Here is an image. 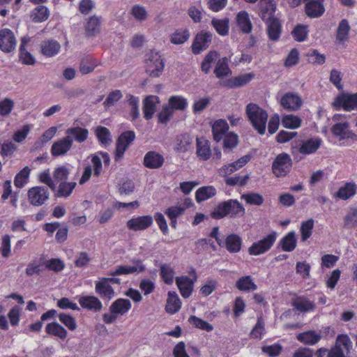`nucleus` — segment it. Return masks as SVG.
Masks as SVG:
<instances>
[{
  "mask_svg": "<svg viewBox=\"0 0 357 357\" xmlns=\"http://www.w3.org/2000/svg\"><path fill=\"white\" fill-rule=\"evenodd\" d=\"M245 112L253 128L259 134L264 135L268 120L266 111L257 104L249 103L246 106Z\"/></svg>",
  "mask_w": 357,
  "mask_h": 357,
  "instance_id": "obj_1",
  "label": "nucleus"
},
{
  "mask_svg": "<svg viewBox=\"0 0 357 357\" xmlns=\"http://www.w3.org/2000/svg\"><path fill=\"white\" fill-rule=\"evenodd\" d=\"M352 342L345 334L338 335L334 346L328 349L327 357H349Z\"/></svg>",
  "mask_w": 357,
  "mask_h": 357,
  "instance_id": "obj_2",
  "label": "nucleus"
},
{
  "mask_svg": "<svg viewBox=\"0 0 357 357\" xmlns=\"http://www.w3.org/2000/svg\"><path fill=\"white\" fill-rule=\"evenodd\" d=\"M146 72L153 77H158L163 71L165 64L158 52L151 50L145 60Z\"/></svg>",
  "mask_w": 357,
  "mask_h": 357,
  "instance_id": "obj_3",
  "label": "nucleus"
},
{
  "mask_svg": "<svg viewBox=\"0 0 357 357\" xmlns=\"http://www.w3.org/2000/svg\"><path fill=\"white\" fill-rule=\"evenodd\" d=\"M277 238V233L272 231L261 240L256 241L248 248V252L250 255L258 256L271 250L274 245Z\"/></svg>",
  "mask_w": 357,
  "mask_h": 357,
  "instance_id": "obj_4",
  "label": "nucleus"
},
{
  "mask_svg": "<svg viewBox=\"0 0 357 357\" xmlns=\"http://www.w3.org/2000/svg\"><path fill=\"white\" fill-rule=\"evenodd\" d=\"M292 164V160L288 153H280L272 163V172L277 177L284 176L291 171Z\"/></svg>",
  "mask_w": 357,
  "mask_h": 357,
  "instance_id": "obj_5",
  "label": "nucleus"
},
{
  "mask_svg": "<svg viewBox=\"0 0 357 357\" xmlns=\"http://www.w3.org/2000/svg\"><path fill=\"white\" fill-rule=\"evenodd\" d=\"M332 106L336 110L342 108L347 112L357 109V92L353 94L342 93L338 95L332 102Z\"/></svg>",
  "mask_w": 357,
  "mask_h": 357,
  "instance_id": "obj_6",
  "label": "nucleus"
},
{
  "mask_svg": "<svg viewBox=\"0 0 357 357\" xmlns=\"http://www.w3.org/2000/svg\"><path fill=\"white\" fill-rule=\"evenodd\" d=\"M135 139V133L132 130H127L121 133L116 143L115 160L121 159L125 151Z\"/></svg>",
  "mask_w": 357,
  "mask_h": 357,
  "instance_id": "obj_7",
  "label": "nucleus"
},
{
  "mask_svg": "<svg viewBox=\"0 0 357 357\" xmlns=\"http://www.w3.org/2000/svg\"><path fill=\"white\" fill-rule=\"evenodd\" d=\"M17 45V40L13 31L9 29L0 30V50L4 53L13 52Z\"/></svg>",
  "mask_w": 357,
  "mask_h": 357,
  "instance_id": "obj_8",
  "label": "nucleus"
},
{
  "mask_svg": "<svg viewBox=\"0 0 357 357\" xmlns=\"http://www.w3.org/2000/svg\"><path fill=\"white\" fill-rule=\"evenodd\" d=\"M49 197L50 194L46 187L36 186L28 191L29 200L32 205L36 206H42Z\"/></svg>",
  "mask_w": 357,
  "mask_h": 357,
  "instance_id": "obj_9",
  "label": "nucleus"
},
{
  "mask_svg": "<svg viewBox=\"0 0 357 357\" xmlns=\"http://www.w3.org/2000/svg\"><path fill=\"white\" fill-rule=\"evenodd\" d=\"M212 33L208 31H202L197 33L192 44V51L195 54H198L206 50L211 43Z\"/></svg>",
  "mask_w": 357,
  "mask_h": 357,
  "instance_id": "obj_10",
  "label": "nucleus"
},
{
  "mask_svg": "<svg viewBox=\"0 0 357 357\" xmlns=\"http://www.w3.org/2000/svg\"><path fill=\"white\" fill-rule=\"evenodd\" d=\"M301 98L296 93L287 92L280 99L281 106L290 112L300 109L303 105Z\"/></svg>",
  "mask_w": 357,
  "mask_h": 357,
  "instance_id": "obj_11",
  "label": "nucleus"
},
{
  "mask_svg": "<svg viewBox=\"0 0 357 357\" xmlns=\"http://www.w3.org/2000/svg\"><path fill=\"white\" fill-rule=\"evenodd\" d=\"M331 132L340 140H357V135L350 130V126L348 122L335 123L331 128Z\"/></svg>",
  "mask_w": 357,
  "mask_h": 357,
  "instance_id": "obj_12",
  "label": "nucleus"
},
{
  "mask_svg": "<svg viewBox=\"0 0 357 357\" xmlns=\"http://www.w3.org/2000/svg\"><path fill=\"white\" fill-rule=\"evenodd\" d=\"M153 222L151 215H142L131 218L127 222V227L132 231L145 230L150 227Z\"/></svg>",
  "mask_w": 357,
  "mask_h": 357,
  "instance_id": "obj_13",
  "label": "nucleus"
},
{
  "mask_svg": "<svg viewBox=\"0 0 357 357\" xmlns=\"http://www.w3.org/2000/svg\"><path fill=\"white\" fill-rule=\"evenodd\" d=\"M73 143V139L70 136H66L55 141L51 148L52 155L58 157L66 154L72 148Z\"/></svg>",
  "mask_w": 357,
  "mask_h": 357,
  "instance_id": "obj_14",
  "label": "nucleus"
},
{
  "mask_svg": "<svg viewBox=\"0 0 357 357\" xmlns=\"http://www.w3.org/2000/svg\"><path fill=\"white\" fill-rule=\"evenodd\" d=\"M306 1L305 13L310 18H318L325 12L324 0H304Z\"/></svg>",
  "mask_w": 357,
  "mask_h": 357,
  "instance_id": "obj_15",
  "label": "nucleus"
},
{
  "mask_svg": "<svg viewBox=\"0 0 357 357\" xmlns=\"http://www.w3.org/2000/svg\"><path fill=\"white\" fill-rule=\"evenodd\" d=\"M134 266H120L114 271L110 273V275H128L135 272H143L145 266L140 259L132 260Z\"/></svg>",
  "mask_w": 357,
  "mask_h": 357,
  "instance_id": "obj_16",
  "label": "nucleus"
},
{
  "mask_svg": "<svg viewBox=\"0 0 357 357\" xmlns=\"http://www.w3.org/2000/svg\"><path fill=\"white\" fill-rule=\"evenodd\" d=\"M79 303L82 307L94 312H100L102 308L101 301L94 296H82L79 299Z\"/></svg>",
  "mask_w": 357,
  "mask_h": 357,
  "instance_id": "obj_17",
  "label": "nucleus"
},
{
  "mask_svg": "<svg viewBox=\"0 0 357 357\" xmlns=\"http://www.w3.org/2000/svg\"><path fill=\"white\" fill-rule=\"evenodd\" d=\"M164 161L163 156L155 151H149L144 158V165L149 169L160 168L163 165Z\"/></svg>",
  "mask_w": 357,
  "mask_h": 357,
  "instance_id": "obj_18",
  "label": "nucleus"
},
{
  "mask_svg": "<svg viewBox=\"0 0 357 357\" xmlns=\"http://www.w3.org/2000/svg\"><path fill=\"white\" fill-rule=\"evenodd\" d=\"M229 126L224 119H218L212 125V132L213 139L219 142L228 133Z\"/></svg>",
  "mask_w": 357,
  "mask_h": 357,
  "instance_id": "obj_19",
  "label": "nucleus"
},
{
  "mask_svg": "<svg viewBox=\"0 0 357 357\" xmlns=\"http://www.w3.org/2000/svg\"><path fill=\"white\" fill-rule=\"evenodd\" d=\"M95 290L101 298L108 300L112 299L115 294L111 284H108L107 280L103 278L96 282Z\"/></svg>",
  "mask_w": 357,
  "mask_h": 357,
  "instance_id": "obj_20",
  "label": "nucleus"
},
{
  "mask_svg": "<svg viewBox=\"0 0 357 357\" xmlns=\"http://www.w3.org/2000/svg\"><path fill=\"white\" fill-rule=\"evenodd\" d=\"M267 25V33L271 40L276 41L281 34V23L275 17L264 21Z\"/></svg>",
  "mask_w": 357,
  "mask_h": 357,
  "instance_id": "obj_21",
  "label": "nucleus"
},
{
  "mask_svg": "<svg viewBox=\"0 0 357 357\" xmlns=\"http://www.w3.org/2000/svg\"><path fill=\"white\" fill-rule=\"evenodd\" d=\"M291 305L294 310L301 312H307L315 308L314 303L304 296H296L292 299Z\"/></svg>",
  "mask_w": 357,
  "mask_h": 357,
  "instance_id": "obj_22",
  "label": "nucleus"
},
{
  "mask_svg": "<svg viewBox=\"0 0 357 357\" xmlns=\"http://www.w3.org/2000/svg\"><path fill=\"white\" fill-rule=\"evenodd\" d=\"M176 282L183 298H188L192 292L193 281L188 276L176 278Z\"/></svg>",
  "mask_w": 357,
  "mask_h": 357,
  "instance_id": "obj_23",
  "label": "nucleus"
},
{
  "mask_svg": "<svg viewBox=\"0 0 357 357\" xmlns=\"http://www.w3.org/2000/svg\"><path fill=\"white\" fill-rule=\"evenodd\" d=\"M250 160V156L248 155H244L239 158L238 160L228 165H225L219 169L220 175L226 177L228 174H231L234 171L245 165Z\"/></svg>",
  "mask_w": 357,
  "mask_h": 357,
  "instance_id": "obj_24",
  "label": "nucleus"
},
{
  "mask_svg": "<svg viewBox=\"0 0 357 357\" xmlns=\"http://www.w3.org/2000/svg\"><path fill=\"white\" fill-rule=\"evenodd\" d=\"M197 155L202 160H207L211 155L210 143L204 138H197Z\"/></svg>",
  "mask_w": 357,
  "mask_h": 357,
  "instance_id": "obj_25",
  "label": "nucleus"
},
{
  "mask_svg": "<svg viewBox=\"0 0 357 357\" xmlns=\"http://www.w3.org/2000/svg\"><path fill=\"white\" fill-rule=\"evenodd\" d=\"M132 304L128 299L118 298L109 307V311L112 314L123 315L128 312Z\"/></svg>",
  "mask_w": 357,
  "mask_h": 357,
  "instance_id": "obj_26",
  "label": "nucleus"
},
{
  "mask_svg": "<svg viewBox=\"0 0 357 357\" xmlns=\"http://www.w3.org/2000/svg\"><path fill=\"white\" fill-rule=\"evenodd\" d=\"M45 332L47 334L56 337L61 340L66 339L68 335L67 330L56 321L47 324L45 326Z\"/></svg>",
  "mask_w": 357,
  "mask_h": 357,
  "instance_id": "obj_27",
  "label": "nucleus"
},
{
  "mask_svg": "<svg viewBox=\"0 0 357 357\" xmlns=\"http://www.w3.org/2000/svg\"><path fill=\"white\" fill-rule=\"evenodd\" d=\"M236 24L243 33L248 34L252 31V24L246 11L242 10L237 14Z\"/></svg>",
  "mask_w": 357,
  "mask_h": 357,
  "instance_id": "obj_28",
  "label": "nucleus"
},
{
  "mask_svg": "<svg viewBox=\"0 0 357 357\" xmlns=\"http://www.w3.org/2000/svg\"><path fill=\"white\" fill-rule=\"evenodd\" d=\"M321 144V140L319 138L301 141L298 152L305 155L313 153L319 148Z\"/></svg>",
  "mask_w": 357,
  "mask_h": 357,
  "instance_id": "obj_29",
  "label": "nucleus"
},
{
  "mask_svg": "<svg viewBox=\"0 0 357 357\" xmlns=\"http://www.w3.org/2000/svg\"><path fill=\"white\" fill-rule=\"evenodd\" d=\"M357 185L354 182L346 183L340 188L334 197L342 200H347L356 193Z\"/></svg>",
  "mask_w": 357,
  "mask_h": 357,
  "instance_id": "obj_30",
  "label": "nucleus"
},
{
  "mask_svg": "<svg viewBox=\"0 0 357 357\" xmlns=\"http://www.w3.org/2000/svg\"><path fill=\"white\" fill-rule=\"evenodd\" d=\"M296 338L305 344L314 345L320 341L321 335L315 331L310 330L298 334Z\"/></svg>",
  "mask_w": 357,
  "mask_h": 357,
  "instance_id": "obj_31",
  "label": "nucleus"
},
{
  "mask_svg": "<svg viewBox=\"0 0 357 357\" xmlns=\"http://www.w3.org/2000/svg\"><path fill=\"white\" fill-rule=\"evenodd\" d=\"M181 307V301L175 291H169L168 298L165 310L167 313L174 314L177 312Z\"/></svg>",
  "mask_w": 357,
  "mask_h": 357,
  "instance_id": "obj_32",
  "label": "nucleus"
},
{
  "mask_svg": "<svg viewBox=\"0 0 357 357\" xmlns=\"http://www.w3.org/2000/svg\"><path fill=\"white\" fill-rule=\"evenodd\" d=\"M41 52L43 55L51 57L56 55L61 49L60 44L55 40L43 41L41 45Z\"/></svg>",
  "mask_w": 357,
  "mask_h": 357,
  "instance_id": "obj_33",
  "label": "nucleus"
},
{
  "mask_svg": "<svg viewBox=\"0 0 357 357\" xmlns=\"http://www.w3.org/2000/svg\"><path fill=\"white\" fill-rule=\"evenodd\" d=\"M261 17L263 21L274 18L276 10V3L273 0H261Z\"/></svg>",
  "mask_w": 357,
  "mask_h": 357,
  "instance_id": "obj_34",
  "label": "nucleus"
},
{
  "mask_svg": "<svg viewBox=\"0 0 357 357\" xmlns=\"http://www.w3.org/2000/svg\"><path fill=\"white\" fill-rule=\"evenodd\" d=\"M242 239L235 234H229L227 236L225 241L226 249L231 253H237L241 249Z\"/></svg>",
  "mask_w": 357,
  "mask_h": 357,
  "instance_id": "obj_35",
  "label": "nucleus"
},
{
  "mask_svg": "<svg viewBox=\"0 0 357 357\" xmlns=\"http://www.w3.org/2000/svg\"><path fill=\"white\" fill-rule=\"evenodd\" d=\"M100 31V17L96 15L88 18L85 25V32L88 37L96 36Z\"/></svg>",
  "mask_w": 357,
  "mask_h": 357,
  "instance_id": "obj_36",
  "label": "nucleus"
},
{
  "mask_svg": "<svg viewBox=\"0 0 357 357\" xmlns=\"http://www.w3.org/2000/svg\"><path fill=\"white\" fill-rule=\"evenodd\" d=\"M43 257L31 260L25 269V273L28 277L38 275L44 271Z\"/></svg>",
  "mask_w": 357,
  "mask_h": 357,
  "instance_id": "obj_37",
  "label": "nucleus"
},
{
  "mask_svg": "<svg viewBox=\"0 0 357 357\" xmlns=\"http://www.w3.org/2000/svg\"><path fill=\"white\" fill-rule=\"evenodd\" d=\"M66 136H70L76 142L82 143L86 140L89 136V130L79 126L68 128L66 131Z\"/></svg>",
  "mask_w": 357,
  "mask_h": 357,
  "instance_id": "obj_38",
  "label": "nucleus"
},
{
  "mask_svg": "<svg viewBox=\"0 0 357 357\" xmlns=\"http://www.w3.org/2000/svg\"><path fill=\"white\" fill-rule=\"evenodd\" d=\"M229 215L231 218L243 217L245 214L243 206L236 199L227 201Z\"/></svg>",
  "mask_w": 357,
  "mask_h": 357,
  "instance_id": "obj_39",
  "label": "nucleus"
},
{
  "mask_svg": "<svg viewBox=\"0 0 357 357\" xmlns=\"http://www.w3.org/2000/svg\"><path fill=\"white\" fill-rule=\"evenodd\" d=\"M280 245L284 252H292L296 247L297 240L294 231L289 232L280 241Z\"/></svg>",
  "mask_w": 357,
  "mask_h": 357,
  "instance_id": "obj_40",
  "label": "nucleus"
},
{
  "mask_svg": "<svg viewBox=\"0 0 357 357\" xmlns=\"http://www.w3.org/2000/svg\"><path fill=\"white\" fill-rule=\"evenodd\" d=\"M351 27L349 24V22L346 19L342 20L337 28L336 31V40L339 43H344L348 40L349 33L350 31Z\"/></svg>",
  "mask_w": 357,
  "mask_h": 357,
  "instance_id": "obj_41",
  "label": "nucleus"
},
{
  "mask_svg": "<svg viewBox=\"0 0 357 357\" xmlns=\"http://www.w3.org/2000/svg\"><path fill=\"white\" fill-rule=\"evenodd\" d=\"M96 137L99 142L105 147L111 144L112 139L108 128L104 126H97L95 130Z\"/></svg>",
  "mask_w": 357,
  "mask_h": 357,
  "instance_id": "obj_42",
  "label": "nucleus"
},
{
  "mask_svg": "<svg viewBox=\"0 0 357 357\" xmlns=\"http://www.w3.org/2000/svg\"><path fill=\"white\" fill-rule=\"evenodd\" d=\"M216 194V190L213 186L207 185L198 188L195 193L196 201L199 203L211 198Z\"/></svg>",
  "mask_w": 357,
  "mask_h": 357,
  "instance_id": "obj_43",
  "label": "nucleus"
},
{
  "mask_svg": "<svg viewBox=\"0 0 357 357\" xmlns=\"http://www.w3.org/2000/svg\"><path fill=\"white\" fill-rule=\"evenodd\" d=\"M155 96H149L146 97L143 100L144 117L146 120L152 119L155 112Z\"/></svg>",
  "mask_w": 357,
  "mask_h": 357,
  "instance_id": "obj_44",
  "label": "nucleus"
},
{
  "mask_svg": "<svg viewBox=\"0 0 357 357\" xmlns=\"http://www.w3.org/2000/svg\"><path fill=\"white\" fill-rule=\"evenodd\" d=\"M167 106L172 109V111H183L188 106L187 99L181 96H172L169 98Z\"/></svg>",
  "mask_w": 357,
  "mask_h": 357,
  "instance_id": "obj_45",
  "label": "nucleus"
},
{
  "mask_svg": "<svg viewBox=\"0 0 357 357\" xmlns=\"http://www.w3.org/2000/svg\"><path fill=\"white\" fill-rule=\"evenodd\" d=\"M231 73L226 57H223L218 60L214 70V74L218 78L227 77Z\"/></svg>",
  "mask_w": 357,
  "mask_h": 357,
  "instance_id": "obj_46",
  "label": "nucleus"
},
{
  "mask_svg": "<svg viewBox=\"0 0 357 357\" xmlns=\"http://www.w3.org/2000/svg\"><path fill=\"white\" fill-rule=\"evenodd\" d=\"M76 186L75 182H61L59 183L58 190L55 194L58 197H68L72 193L73 189Z\"/></svg>",
  "mask_w": 357,
  "mask_h": 357,
  "instance_id": "obj_47",
  "label": "nucleus"
},
{
  "mask_svg": "<svg viewBox=\"0 0 357 357\" xmlns=\"http://www.w3.org/2000/svg\"><path fill=\"white\" fill-rule=\"evenodd\" d=\"M190 38V32L188 29H178L170 36V41L173 44L180 45L184 43Z\"/></svg>",
  "mask_w": 357,
  "mask_h": 357,
  "instance_id": "obj_48",
  "label": "nucleus"
},
{
  "mask_svg": "<svg viewBox=\"0 0 357 357\" xmlns=\"http://www.w3.org/2000/svg\"><path fill=\"white\" fill-rule=\"evenodd\" d=\"M126 98L128 103L130 106V115L132 121H135L139 116V98L128 94Z\"/></svg>",
  "mask_w": 357,
  "mask_h": 357,
  "instance_id": "obj_49",
  "label": "nucleus"
},
{
  "mask_svg": "<svg viewBox=\"0 0 357 357\" xmlns=\"http://www.w3.org/2000/svg\"><path fill=\"white\" fill-rule=\"evenodd\" d=\"M301 119L298 116L288 114L283 116L282 125L287 128L296 129L301 126Z\"/></svg>",
  "mask_w": 357,
  "mask_h": 357,
  "instance_id": "obj_50",
  "label": "nucleus"
},
{
  "mask_svg": "<svg viewBox=\"0 0 357 357\" xmlns=\"http://www.w3.org/2000/svg\"><path fill=\"white\" fill-rule=\"evenodd\" d=\"M236 287L241 291H254L257 288V285L249 275L241 278L236 282Z\"/></svg>",
  "mask_w": 357,
  "mask_h": 357,
  "instance_id": "obj_51",
  "label": "nucleus"
},
{
  "mask_svg": "<svg viewBox=\"0 0 357 357\" xmlns=\"http://www.w3.org/2000/svg\"><path fill=\"white\" fill-rule=\"evenodd\" d=\"M253 77L254 75L252 73L244 74L229 79L228 84L231 88L242 86L250 82Z\"/></svg>",
  "mask_w": 357,
  "mask_h": 357,
  "instance_id": "obj_52",
  "label": "nucleus"
},
{
  "mask_svg": "<svg viewBox=\"0 0 357 357\" xmlns=\"http://www.w3.org/2000/svg\"><path fill=\"white\" fill-rule=\"evenodd\" d=\"M241 199H244L250 205L261 206L264 202L263 196L257 192L243 194Z\"/></svg>",
  "mask_w": 357,
  "mask_h": 357,
  "instance_id": "obj_53",
  "label": "nucleus"
},
{
  "mask_svg": "<svg viewBox=\"0 0 357 357\" xmlns=\"http://www.w3.org/2000/svg\"><path fill=\"white\" fill-rule=\"evenodd\" d=\"M211 24L215 31L221 36H226L229 33V20L228 19H213Z\"/></svg>",
  "mask_w": 357,
  "mask_h": 357,
  "instance_id": "obj_54",
  "label": "nucleus"
},
{
  "mask_svg": "<svg viewBox=\"0 0 357 357\" xmlns=\"http://www.w3.org/2000/svg\"><path fill=\"white\" fill-rule=\"evenodd\" d=\"M292 36L295 40L302 42L306 40L308 34V26L298 24L291 31Z\"/></svg>",
  "mask_w": 357,
  "mask_h": 357,
  "instance_id": "obj_55",
  "label": "nucleus"
},
{
  "mask_svg": "<svg viewBox=\"0 0 357 357\" xmlns=\"http://www.w3.org/2000/svg\"><path fill=\"white\" fill-rule=\"evenodd\" d=\"M191 144V139L187 134L180 135L176 137V151L180 153L186 152Z\"/></svg>",
  "mask_w": 357,
  "mask_h": 357,
  "instance_id": "obj_56",
  "label": "nucleus"
},
{
  "mask_svg": "<svg viewBox=\"0 0 357 357\" xmlns=\"http://www.w3.org/2000/svg\"><path fill=\"white\" fill-rule=\"evenodd\" d=\"M160 275L165 284H170L174 280V269L169 264H162L160 266Z\"/></svg>",
  "mask_w": 357,
  "mask_h": 357,
  "instance_id": "obj_57",
  "label": "nucleus"
},
{
  "mask_svg": "<svg viewBox=\"0 0 357 357\" xmlns=\"http://www.w3.org/2000/svg\"><path fill=\"white\" fill-rule=\"evenodd\" d=\"M227 201L222 202L211 212V216L213 219L219 220L229 215Z\"/></svg>",
  "mask_w": 357,
  "mask_h": 357,
  "instance_id": "obj_58",
  "label": "nucleus"
},
{
  "mask_svg": "<svg viewBox=\"0 0 357 357\" xmlns=\"http://www.w3.org/2000/svg\"><path fill=\"white\" fill-rule=\"evenodd\" d=\"M44 266L48 270L54 272H59L63 270L65 264L60 259L52 258L49 260H45L43 257Z\"/></svg>",
  "mask_w": 357,
  "mask_h": 357,
  "instance_id": "obj_59",
  "label": "nucleus"
},
{
  "mask_svg": "<svg viewBox=\"0 0 357 357\" xmlns=\"http://www.w3.org/2000/svg\"><path fill=\"white\" fill-rule=\"evenodd\" d=\"M305 56L310 63L321 65L326 61L325 55L320 54L317 50H310Z\"/></svg>",
  "mask_w": 357,
  "mask_h": 357,
  "instance_id": "obj_60",
  "label": "nucleus"
},
{
  "mask_svg": "<svg viewBox=\"0 0 357 357\" xmlns=\"http://www.w3.org/2000/svg\"><path fill=\"white\" fill-rule=\"evenodd\" d=\"M357 226V208H351L349 213L344 218V227L354 228Z\"/></svg>",
  "mask_w": 357,
  "mask_h": 357,
  "instance_id": "obj_61",
  "label": "nucleus"
},
{
  "mask_svg": "<svg viewBox=\"0 0 357 357\" xmlns=\"http://www.w3.org/2000/svg\"><path fill=\"white\" fill-rule=\"evenodd\" d=\"M31 169L26 166L19 173L17 174L14 180V185L19 188H22L26 183L29 176Z\"/></svg>",
  "mask_w": 357,
  "mask_h": 357,
  "instance_id": "obj_62",
  "label": "nucleus"
},
{
  "mask_svg": "<svg viewBox=\"0 0 357 357\" xmlns=\"http://www.w3.org/2000/svg\"><path fill=\"white\" fill-rule=\"evenodd\" d=\"M314 223V221L312 218H310L301 223L300 231L301 234V239L303 241H305L312 235Z\"/></svg>",
  "mask_w": 357,
  "mask_h": 357,
  "instance_id": "obj_63",
  "label": "nucleus"
},
{
  "mask_svg": "<svg viewBox=\"0 0 357 357\" xmlns=\"http://www.w3.org/2000/svg\"><path fill=\"white\" fill-rule=\"evenodd\" d=\"M188 321L195 327L206 331L208 332L211 331L213 329V327L211 324L194 315H192L189 317Z\"/></svg>",
  "mask_w": 357,
  "mask_h": 357,
  "instance_id": "obj_64",
  "label": "nucleus"
}]
</instances>
